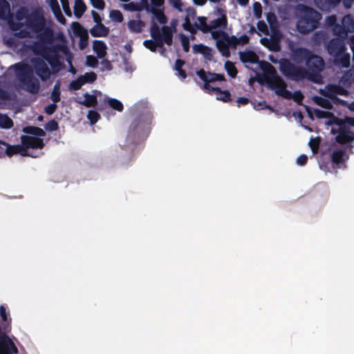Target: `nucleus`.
Instances as JSON below:
<instances>
[{
	"label": "nucleus",
	"mask_w": 354,
	"mask_h": 354,
	"mask_svg": "<svg viewBox=\"0 0 354 354\" xmlns=\"http://www.w3.org/2000/svg\"><path fill=\"white\" fill-rule=\"evenodd\" d=\"M197 75L204 82H206V86H209V83L216 82V78L214 76L215 73L206 72L204 69L201 68L196 71Z\"/></svg>",
	"instance_id": "obj_29"
},
{
	"label": "nucleus",
	"mask_w": 354,
	"mask_h": 354,
	"mask_svg": "<svg viewBox=\"0 0 354 354\" xmlns=\"http://www.w3.org/2000/svg\"><path fill=\"white\" fill-rule=\"evenodd\" d=\"M216 94V99L223 102H230L232 100L231 93L227 90L223 91L221 89V91H218Z\"/></svg>",
	"instance_id": "obj_45"
},
{
	"label": "nucleus",
	"mask_w": 354,
	"mask_h": 354,
	"mask_svg": "<svg viewBox=\"0 0 354 354\" xmlns=\"http://www.w3.org/2000/svg\"><path fill=\"white\" fill-rule=\"evenodd\" d=\"M11 19L12 18H10V19L8 20L9 27L12 30L16 32L24 26V24L19 21L18 22H15L12 21Z\"/></svg>",
	"instance_id": "obj_58"
},
{
	"label": "nucleus",
	"mask_w": 354,
	"mask_h": 354,
	"mask_svg": "<svg viewBox=\"0 0 354 354\" xmlns=\"http://www.w3.org/2000/svg\"><path fill=\"white\" fill-rule=\"evenodd\" d=\"M0 324V354H17L18 348Z\"/></svg>",
	"instance_id": "obj_10"
},
{
	"label": "nucleus",
	"mask_w": 354,
	"mask_h": 354,
	"mask_svg": "<svg viewBox=\"0 0 354 354\" xmlns=\"http://www.w3.org/2000/svg\"><path fill=\"white\" fill-rule=\"evenodd\" d=\"M321 143V138L317 136L316 138H311L308 145L313 153H317L319 151V145Z\"/></svg>",
	"instance_id": "obj_44"
},
{
	"label": "nucleus",
	"mask_w": 354,
	"mask_h": 354,
	"mask_svg": "<svg viewBox=\"0 0 354 354\" xmlns=\"http://www.w3.org/2000/svg\"><path fill=\"white\" fill-rule=\"evenodd\" d=\"M60 2L62 3V8H63V10H64L65 14L68 17H71L72 12H71V8L69 6L68 0H60Z\"/></svg>",
	"instance_id": "obj_63"
},
{
	"label": "nucleus",
	"mask_w": 354,
	"mask_h": 354,
	"mask_svg": "<svg viewBox=\"0 0 354 354\" xmlns=\"http://www.w3.org/2000/svg\"><path fill=\"white\" fill-rule=\"evenodd\" d=\"M260 66L261 68L269 75L266 77V82L272 89L274 90L275 93L285 99H291L292 93L286 89V83L277 75L274 67L267 62H261Z\"/></svg>",
	"instance_id": "obj_3"
},
{
	"label": "nucleus",
	"mask_w": 354,
	"mask_h": 354,
	"mask_svg": "<svg viewBox=\"0 0 354 354\" xmlns=\"http://www.w3.org/2000/svg\"><path fill=\"white\" fill-rule=\"evenodd\" d=\"M93 49L97 54L98 58H104L106 55V45L101 40H94L93 43Z\"/></svg>",
	"instance_id": "obj_26"
},
{
	"label": "nucleus",
	"mask_w": 354,
	"mask_h": 354,
	"mask_svg": "<svg viewBox=\"0 0 354 354\" xmlns=\"http://www.w3.org/2000/svg\"><path fill=\"white\" fill-rule=\"evenodd\" d=\"M85 97L84 100H80V98H75L74 101L80 104L84 105L86 107H94L97 103V97L95 95H91L88 93L84 94Z\"/></svg>",
	"instance_id": "obj_22"
},
{
	"label": "nucleus",
	"mask_w": 354,
	"mask_h": 354,
	"mask_svg": "<svg viewBox=\"0 0 354 354\" xmlns=\"http://www.w3.org/2000/svg\"><path fill=\"white\" fill-rule=\"evenodd\" d=\"M306 66L308 72L306 77L315 83H321L322 76L319 73L324 68V59L312 53L306 62Z\"/></svg>",
	"instance_id": "obj_8"
},
{
	"label": "nucleus",
	"mask_w": 354,
	"mask_h": 354,
	"mask_svg": "<svg viewBox=\"0 0 354 354\" xmlns=\"http://www.w3.org/2000/svg\"><path fill=\"white\" fill-rule=\"evenodd\" d=\"M326 50L329 55L338 57L346 50L344 41L339 38L331 39L326 45Z\"/></svg>",
	"instance_id": "obj_14"
},
{
	"label": "nucleus",
	"mask_w": 354,
	"mask_h": 354,
	"mask_svg": "<svg viewBox=\"0 0 354 354\" xmlns=\"http://www.w3.org/2000/svg\"><path fill=\"white\" fill-rule=\"evenodd\" d=\"M342 0H314L315 6L322 11L329 12L335 8Z\"/></svg>",
	"instance_id": "obj_18"
},
{
	"label": "nucleus",
	"mask_w": 354,
	"mask_h": 354,
	"mask_svg": "<svg viewBox=\"0 0 354 354\" xmlns=\"http://www.w3.org/2000/svg\"><path fill=\"white\" fill-rule=\"evenodd\" d=\"M150 35L153 39H147L143 42L145 48L151 52H156L157 48H162L164 44L171 46L173 41L171 28L167 26H163L160 29L158 25L152 20L150 28Z\"/></svg>",
	"instance_id": "obj_2"
},
{
	"label": "nucleus",
	"mask_w": 354,
	"mask_h": 354,
	"mask_svg": "<svg viewBox=\"0 0 354 354\" xmlns=\"http://www.w3.org/2000/svg\"><path fill=\"white\" fill-rule=\"evenodd\" d=\"M6 153L8 156H12L15 154L20 153L23 156H29L27 152L25 151L24 147L23 144L21 145H8L6 146Z\"/></svg>",
	"instance_id": "obj_25"
},
{
	"label": "nucleus",
	"mask_w": 354,
	"mask_h": 354,
	"mask_svg": "<svg viewBox=\"0 0 354 354\" xmlns=\"http://www.w3.org/2000/svg\"><path fill=\"white\" fill-rule=\"evenodd\" d=\"M304 97V95L301 91H295L293 93H292L291 96V99H293V100L298 104H301Z\"/></svg>",
	"instance_id": "obj_61"
},
{
	"label": "nucleus",
	"mask_w": 354,
	"mask_h": 354,
	"mask_svg": "<svg viewBox=\"0 0 354 354\" xmlns=\"http://www.w3.org/2000/svg\"><path fill=\"white\" fill-rule=\"evenodd\" d=\"M254 14L257 19H260L262 15V6L259 2L253 4Z\"/></svg>",
	"instance_id": "obj_62"
},
{
	"label": "nucleus",
	"mask_w": 354,
	"mask_h": 354,
	"mask_svg": "<svg viewBox=\"0 0 354 354\" xmlns=\"http://www.w3.org/2000/svg\"><path fill=\"white\" fill-rule=\"evenodd\" d=\"M110 17L114 21L121 23L123 21V15L118 10H113L110 12Z\"/></svg>",
	"instance_id": "obj_54"
},
{
	"label": "nucleus",
	"mask_w": 354,
	"mask_h": 354,
	"mask_svg": "<svg viewBox=\"0 0 354 354\" xmlns=\"http://www.w3.org/2000/svg\"><path fill=\"white\" fill-rule=\"evenodd\" d=\"M86 10V6L83 0H75L74 15L80 19L82 17Z\"/></svg>",
	"instance_id": "obj_33"
},
{
	"label": "nucleus",
	"mask_w": 354,
	"mask_h": 354,
	"mask_svg": "<svg viewBox=\"0 0 354 354\" xmlns=\"http://www.w3.org/2000/svg\"><path fill=\"white\" fill-rule=\"evenodd\" d=\"M26 26L37 34V39L44 44H51L54 39V32L51 27L46 26V21L42 12L33 10L27 16Z\"/></svg>",
	"instance_id": "obj_1"
},
{
	"label": "nucleus",
	"mask_w": 354,
	"mask_h": 354,
	"mask_svg": "<svg viewBox=\"0 0 354 354\" xmlns=\"http://www.w3.org/2000/svg\"><path fill=\"white\" fill-rule=\"evenodd\" d=\"M71 26L74 34L79 37L86 35L88 33V30L79 22H73Z\"/></svg>",
	"instance_id": "obj_36"
},
{
	"label": "nucleus",
	"mask_w": 354,
	"mask_h": 354,
	"mask_svg": "<svg viewBox=\"0 0 354 354\" xmlns=\"http://www.w3.org/2000/svg\"><path fill=\"white\" fill-rule=\"evenodd\" d=\"M145 3V8L147 12H151L154 17L157 19V21L160 24H165L167 22V18L166 15L164 13V11L162 9H158L154 7H149L148 5V2L147 0L144 1Z\"/></svg>",
	"instance_id": "obj_17"
},
{
	"label": "nucleus",
	"mask_w": 354,
	"mask_h": 354,
	"mask_svg": "<svg viewBox=\"0 0 354 354\" xmlns=\"http://www.w3.org/2000/svg\"><path fill=\"white\" fill-rule=\"evenodd\" d=\"M353 19L350 15H346L342 19V26L339 24H336L333 27V32L335 35L337 36H344L347 34L348 31H350L351 29L349 26H346V24L348 22H352Z\"/></svg>",
	"instance_id": "obj_19"
},
{
	"label": "nucleus",
	"mask_w": 354,
	"mask_h": 354,
	"mask_svg": "<svg viewBox=\"0 0 354 354\" xmlns=\"http://www.w3.org/2000/svg\"><path fill=\"white\" fill-rule=\"evenodd\" d=\"M311 53L312 51L306 48H297L292 52L293 59L297 63L306 62Z\"/></svg>",
	"instance_id": "obj_20"
},
{
	"label": "nucleus",
	"mask_w": 354,
	"mask_h": 354,
	"mask_svg": "<svg viewBox=\"0 0 354 354\" xmlns=\"http://www.w3.org/2000/svg\"><path fill=\"white\" fill-rule=\"evenodd\" d=\"M90 33L93 37H106L109 33V28L103 24H95L91 30Z\"/></svg>",
	"instance_id": "obj_23"
},
{
	"label": "nucleus",
	"mask_w": 354,
	"mask_h": 354,
	"mask_svg": "<svg viewBox=\"0 0 354 354\" xmlns=\"http://www.w3.org/2000/svg\"><path fill=\"white\" fill-rule=\"evenodd\" d=\"M92 6L98 10H103L105 7L104 0H90Z\"/></svg>",
	"instance_id": "obj_64"
},
{
	"label": "nucleus",
	"mask_w": 354,
	"mask_h": 354,
	"mask_svg": "<svg viewBox=\"0 0 354 354\" xmlns=\"http://www.w3.org/2000/svg\"><path fill=\"white\" fill-rule=\"evenodd\" d=\"M8 17H12L10 3L6 0H0V19L5 20Z\"/></svg>",
	"instance_id": "obj_31"
},
{
	"label": "nucleus",
	"mask_w": 354,
	"mask_h": 354,
	"mask_svg": "<svg viewBox=\"0 0 354 354\" xmlns=\"http://www.w3.org/2000/svg\"><path fill=\"white\" fill-rule=\"evenodd\" d=\"M144 1L145 0L142 1V3H144ZM125 7L131 11H141L143 7L145 8V3L141 5L137 3L131 2L127 4Z\"/></svg>",
	"instance_id": "obj_56"
},
{
	"label": "nucleus",
	"mask_w": 354,
	"mask_h": 354,
	"mask_svg": "<svg viewBox=\"0 0 354 354\" xmlns=\"http://www.w3.org/2000/svg\"><path fill=\"white\" fill-rule=\"evenodd\" d=\"M326 88L325 97L333 101H339L341 104L344 105L346 104V101L340 100L337 97V95L348 96L349 93L346 88L337 84H328L326 86Z\"/></svg>",
	"instance_id": "obj_11"
},
{
	"label": "nucleus",
	"mask_w": 354,
	"mask_h": 354,
	"mask_svg": "<svg viewBox=\"0 0 354 354\" xmlns=\"http://www.w3.org/2000/svg\"><path fill=\"white\" fill-rule=\"evenodd\" d=\"M266 19L269 24L270 30L273 35H279L280 31L279 29V22L275 14L272 12H269L266 15Z\"/></svg>",
	"instance_id": "obj_24"
},
{
	"label": "nucleus",
	"mask_w": 354,
	"mask_h": 354,
	"mask_svg": "<svg viewBox=\"0 0 354 354\" xmlns=\"http://www.w3.org/2000/svg\"><path fill=\"white\" fill-rule=\"evenodd\" d=\"M354 140V133L353 131L337 132L335 141L340 145H346Z\"/></svg>",
	"instance_id": "obj_28"
},
{
	"label": "nucleus",
	"mask_w": 354,
	"mask_h": 354,
	"mask_svg": "<svg viewBox=\"0 0 354 354\" xmlns=\"http://www.w3.org/2000/svg\"><path fill=\"white\" fill-rule=\"evenodd\" d=\"M46 47H45L43 44L39 43V42H34L30 46V48L32 50V52L35 55H41L44 51V49H45Z\"/></svg>",
	"instance_id": "obj_53"
},
{
	"label": "nucleus",
	"mask_w": 354,
	"mask_h": 354,
	"mask_svg": "<svg viewBox=\"0 0 354 354\" xmlns=\"http://www.w3.org/2000/svg\"><path fill=\"white\" fill-rule=\"evenodd\" d=\"M185 64V62L184 60L178 59L176 60L174 66V69L178 72V75L183 80L187 77L185 71L182 68Z\"/></svg>",
	"instance_id": "obj_39"
},
{
	"label": "nucleus",
	"mask_w": 354,
	"mask_h": 354,
	"mask_svg": "<svg viewBox=\"0 0 354 354\" xmlns=\"http://www.w3.org/2000/svg\"><path fill=\"white\" fill-rule=\"evenodd\" d=\"M281 35H272L270 39L263 37L260 39V43L266 47L269 50L278 52L281 50L280 46Z\"/></svg>",
	"instance_id": "obj_16"
},
{
	"label": "nucleus",
	"mask_w": 354,
	"mask_h": 354,
	"mask_svg": "<svg viewBox=\"0 0 354 354\" xmlns=\"http://www.w3.org/2000/svg\"><path fill=\"white\" fill-rule=\"evenodd\" d=\"M0 315L2 319V329L8 332L10 330L11 318L9 317V313L6 311L4 306L0 307Z\"/></svg>",
	"instance_id": "obj_30"
},
{
	"label": "nucleus",
	"mask_w": 354,
	"mask_h": 354,
	"mask_svg": "<svg viewBox=\"0 0 354 354\" xmlns=\"http://www.w3.org/2000/svg\"><path fill=\"white\" fill-rule=\"evenodd\" d=\"M86 64L90 67L95 68L98 64L97 58L93 55H88L86 57Z\"/></svg>",
	"instance_id": "obj_60"
},
{
	"label": "nucleus",
	"mask_w": 354,
	"mask_h": 354,
	"mask_svg": "<svg viewBox=\"0 0 354 354\" xmlns=\"http://www.w3.org/2000/svg\"><path fill=\"white\" fill-rule=\"evenodd\" d=\"M227 25V19L225 14H223L220 17L212 20L209 22L210 31L217 28H225Z\"/></svg>",
	"instance_id": "obj_32"
},
{
	"label": "nucleus",
	"mask_w": 354,
	"mask_h": 354,
	"mask_svg": "<svg viewBox=\"0 0 354 354\" xmlns=\"http://www.w3.org/2000/svg\"><path fill=\"white\" fill-rule=\"evenodd\" d=\"M240 59L243 63L256 64L259 62V56L252 50L239 52Z\"/></svg>",
	"instance_id": "obj_21"
},
{
	"label": "nucleus",
	"mask_w": 354,
	"mask_h": 354,
	"mask_svg": "<svg viewBox=\"0 0 354 354\" xmlns=\"http://www.w3.org/2000/svg\"><path fill=\"white\" fill-rule=\"evenodd\" d=\"M314 113L315 115V116L317 118H328L329 116H331L333 115V113H330V112H328V111H323V110H320V109H315L314 110Z\"/></svg>",
	"instance_id": "obj_59"
},
{
	"label": "nucleus",
	"mask_w": 354,
	"mask_h": 354,
	"mask_svg": "<svg viewBox=\"0 0 354 354\" xmlns=\"http://www.w3.org/2000/svg\"><path fill=\"white\" fill-rule=\"evenodd\" d=\"M109 105L114 110L121 112L124 109L122 103L117 99L110 98L108 101Z\"/></svg>",
	"instance_id": "obj_47"
},
{
	"label": "nucleus",
	"mask_w": 354,
	"mask_h": 354,
	"mask_svg": "<svg viewBox=\"0 0 354 354\" xmlns=\"http://www.w3.org/2000/svg\"><path fill=\"white\" fill-rule=\"evenodd\" d=\"M183 27L185 30L189 31L192 34H194L196 32V28L192 24L189 17L188 16H186L185 17L184 23L183 24Z\"/></svg>",
	"instance_id": "obj_55"
},
{
	"label": "nucleus",
	"mask_w": 354,
	"mask_h": 354,
	"mask_svg": "<svg viewBox=\"0 0 354 354\" xmlns=\"http://www.w3.org/2000/svg\"><path fill=\"white\" fill-rule=\"evenodd\" d=\"M13 121L6 114L0 113V128L9 129L13 127Z\"/></svg>",
	"instance_id": "obj_37"
},
{
	"label": "nucleus",
	"mask_w": 354,
	"mask_h": 354,
	"mask_svg": "<svg viewBox=\"0 0 354 354\" xmlns=\"http://www.w3.org/2000/svg\"><path fill=\"white\" fill-rule=\"evenodd\" d=\"M225 68L230 77L232 78L236 77L238 73V71L233 62L230 61H226L225 63Z\"/></svg>",
	"instance_id": "obj_41"
},
{
	"label": "nucleus",
	"mask_w": 354,
	"mask_h": 354,
	"mask_svg": "<svg viewBox=\"0 0 354 354\" xmlns=\"http://www.w3.org/2000/svg\"><path fill=\"white\" fill-rule=\"evenodd\" d=\"M345 151L344 149H337L334 151L331 155L333 162L336 165L341 163L343 161Z\"/></svg>",
	"instance_id": "obj_40"
},
{
	"label": "nucleus",
	"mask_w": 354,
	"mask_h": 354,
	"mask_svg": "<svg viewBox=\"0 0 354 354\" xmlns=\"http://www.w3.org/2000/svg\"><path fill=\"white\" fill-rule=\"evenodd\" d=\"M198 21L199 24L196 22L194 24L196 28L201 30L204 33L210 32L209 24L208 25L207 24V18L205 17H198Z\"/></svg>",
	"instance_id": "obj_34"
},
{
	"label": "nucleus",
	"mask_w": 354,
	"mask_h": 354,
	"mask_svg": "<svg viewBox=\"0 0 354 354\" xmlns=\"http://www.w3.org/2000/svg\"><path fill=\"white\" fill-rule=\"evenodd\" d=\"M46 130L48 131H54L59 129L58 122L55 120H50L45 124Z\"/></svg>",
	"instance_id": "obj_57"
},
{
	"label": "nucleus",
	"mask_w": 354,
	"mask_h": 354,
	"mask_svg": "<svg viewBox=\"0 0 354 354\" xmlns=\"http://www.w3.org/2000/svg\"><path fill=\"white\" fill-rule=\"evenodd\" d=\"M17 68L21 71V73H18L17 77L23 88L30 93H37L40 87L39 81L34 76L28 66L27 64H21L17 66Z\"/></svg>",
	"instance_id": "obj_5"
},
{
	"label": "nucleus",
	"mask_w": 354,
	"mask_h": 354,
	"mask_svg": "<svg viewBox=\"0 0 354 354\" xmlns=\"http://www.w3.org/2000/svg\"><path fill=\"white\" fill-rule=\"evenodd\" d=\"M336 61L339 62L342 67H348L350 66V55L348 53H342L338 57H335Z\"/></svg>",
	"instance_id": "obj_43"
},
{
	"label": "nucleus",
	"mask_w": 354,
	"mask_h": 354,
	"mask_svg": "<svg viewBox=\"0 0 354 354\" xmlns=\"http://www.w3.org/2000/svg\"><path fill=\"white\" fill-rule=\"evenodd\" d=\"M31 63L35 68V73L42 81H46L50 78L51 71L43 59L39 57L32 58Z\"/></svg>",
	"instance_id": "obj_12"
},
{
	"label": "nucleus",
	"mask_w": 354,
	"mask_h": 354,
	"mask_svg": "<svg viewBox=\"0 0 354 354\" xmlns=\"http://www.w3.org/2000/svg\"><path fill=\"white\" fill-rule=\"evenodd\" d=\"M29 14L28 13L27 9L26 8L21 7L17 10L15 17L17 21H21L24 19L27 20V16Z\"/></svg>",
	"instance_id": "obj_49"
},
{
	"label": "nucleus",
	"mask_w": 354,
	"mask_h": 354,
	"mask_svg": "<svg viewBox=\"0 0 354 354\" xmlns=\"http://www.w3.org/2000/svg\"><path fill=\"white\" fill-rule=\"evenodd\" d=\"M194 53L202 54L205 58L211 60L212 57V49L202 44H194L192 47Z\"/></svg>",
	"instance_id": "obj_27"
},
{
	"label": "nucleus",
	"mask_w": 354,
	"mask_h": 354,
	"mask_svg": "<svg viewBox=\"0 0 354 354\" xmlns=\"http://www.w3.org/2000/svg\"><path fill=\"white\" fill-rule=\"evenodd\" d=\"M302 15L297 22V28L301 34H307L316 29L322 18L321 14L305 5L301 6Z\"/></svg>",
	"instance_id": "obj_4"
},
{
	"label": "nucleus",
	"mask_w": 354,
	"mask_h": 354,
	"mask_svg": "<svg viewBox=\"0 0 354 354\" xmlns=\"http://www.w3.org/2000/svg\"><path fill=\"white\" fill-rule=\"evenodd\" d=\"M84 84L86 83H92L97 80V75L94 72L86 73L84 75L79 76Z\"/></svg>",
	"instance_id": "obj_46"
},
{
	"label": "nucleus",
	"mask_w": 354,
	"mask_h": 354,
	"mask_svg": "<svg viewBox=\"0 0 354 354\" xmlns=\"http://www.w3.org/2000/svg\"><path fill=\"white\" fill-rule=\"evenodd\" d=\"M212 35L214 39L220 37L216 41V48L225 57H229L230 56V47L236 48L239 45L238 39L236 36H229L227 33L223 30L212 31Z\"/></svg>",
	"instance_id": "obj_6"
},
{
	"label": "nucleus",
	"mask_w": 354,
	"mask_h": 354,
	"mask_svg": "<svg viewBox=\"0 0 354 354\" xmlns=\"http://www.w3.org/2000/svg\"><path fill=\"white\" fill-rule=\"evenodd\" d=\"M87 118L89 120L91 124H95L100 118V115L94 110H90L87 113Z\"/></svg>",
	"instance_id": "obj_52"
},
{
	"label": "nucleus",
	"mask_w": 354,
	"mask_h": 354,
	"mask_svg": "<svg viewBox=\"0 0 354 354\" xmlns=\"http://www.w3.org/2000/svg\"><path fill=\"white\" fill-rule=\"evenodd\" d=\"M279 70L285 77L293 81L302 80L306 78L308 75L306 68L295 65L288 59L280 60Z\"/></svg>",
	"instance_id": "obj_7"
},
{
	"label": "nucleus",
	"mask_w": 354,
	"mask_h": 354,
	"mask_svg": "<svg viewBox=\"0 0 354 354\" xmlns=\"http://www.w3.org/2000/svg\"><path fill=\"white\" fill-rule=\"evenodd\" d=\"M24 131L28 134L33 135L35 136H44L45 131L40 127L28 126L24 128Z\"/></svg>",
	"instance_id": "obj_38"
},
{
	"label": "nucleus",
	"mask_w": 354,
	"mask_h": 354,
	"mask_svg": "<svg viewBox=\"0 0 354 354\" xmlns=\"http://www.w3.org/2000/svg\"><path fill=\"white\" fill-rule=\"evenodd\" d=\"M144 136V126L138 120H135L129 127L127 135V140L133 144H137L140 141Z\"/></svg>",
	"instance_id": "obj_13"
},
{
	"label": "nucleus",
	"mask_w": 354,
	"mask_h": 354,
	"mask_svg": "<svg viewBox=\"0 0 354 354\" xmlns=\"http://www.w3.org/2000/svg\"><path fill=\"white\" fill-rule=\"evenodd\" d=\"M84 85V82L82 81L80 77H78L76 80L71 82L68 86L69 90L71 91H77L81 88V87Z\"/></svg>",
	"instance_id": "obj_51"
},
{
	"label": "nucleus",
	"mask_w": 354,
	"mask_h": 354,
	"mask_svg": "<svg viewBox=\"0 0 354 354\" xmlns=\"http://www.w3.org/2000/svg\"><path fill=\"white\" fill-rule=\"evenodd\" d=\"M315 102L319 106L327 109H331L333 108L331 102L328 99L323 98L322 97H316Z\"/></svg>",
	"instance_id": "obj_48"
},
{
	"label": "nucleus",
	"mask_w": 354,
	"mask_h": 354,
	"mask_svg": "<svg viewBox=\"0 0 354 354\" xmlns=\"http://www.w3.org/2000/svg\"><path fill=\"white\" fill-rule=\"evenodd\" d=\"M145 24L141 20H130L128 22V27L129 30L133 32L139 33L142 31V28L144 27Z\"/></svg>",
	"instance_id": "obj_35"
},
{
	"label": "nucleus",
	"mask_w": 354,
	"mask_h": 354,
	"mask_svg": "<svg viewBox=\"0 0 354 354\" xmlns=\"http://www.w3.org/2000/svg\"><path fill=\"white\" fill-rule=\"evenodd\" d=\"M346 122V117L344 118H340L335 116L333 114L331 115V119L327 122L328 124H335L340 128Z\"/></svg>",
	"instance_id": "obj_50"
},
{
	"label": "nucleus",
	"mask_w": 354,
	"mask_h": 354,
	"mask_svg": "<svg viewBox=\"0 0 354 354\" xmlns=\"http://www.w3.org/2000/svg\"><path fill=\"white\" fill-rule=\"evenodd\" d=\"M21 141L26 151L28 149H41L44 147V140L35 136L24 135L21 136Z\"/></svg>",
	"instance_id": "obj_15"
},
{
	"label": "nucleus",
	"mask_w": 354,
	"mask_h": 354,
	"mask_svg": "<svg viewBox=\"0 0 354 354\" xmlns=\"http://www.w3.org/2000/svg\"><path fill=\"white\" fill-rule=\"evenodd\" d=\"M50 99L55 103H57L60 101V83L57 82L54 85L53 91L50 95Z\"/></svg>",
	"instance_id": "obj_42"
},
{
	"label": "nucleus",
	"mask_w": 354,
	"mask_h": 354,
	"mask_svg": "<svg viewBox=\"0 0 354 354\" xmlns=\"http://www.w3.org/2000/svg\"><path fill=\"white\" fill-rule=\"evenodd\" d=\"M59 50L62 51L65 55H68V49L66 46L62 44H57L51 47L46 48L41 53L43 58L51 66L55 72H57L61 66L58 54Z\"/></svg>",
	"instance_id": "obj_9"
}]
</instances>
